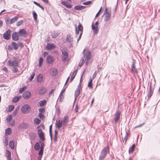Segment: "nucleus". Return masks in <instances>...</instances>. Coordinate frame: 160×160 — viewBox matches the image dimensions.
I'll list each match as a JSON object with an SVG mask.
<instances>
[{
	"label": "nucleus",
	"mask_w": 160,
	"mask_h": 160,
	"mask_svg": "<svg viewBox=\"0 0 160 160\" xmlns=\"http://www.w3.org/2000/svg\"><path fill=\"white\" fill-rule=\"evenodd\" d=\"M91 3V1H88L83 3V4L85 5H88Z\"/></svg>",
	"instance_id": "nucleus-55"
},
{
	"label": "nucleus",
	"mask_w": 160,
	"mask_h": 160,
	"mask_svg": "<svg viewBox=\"0 0 160 160\" xmlns=\"http://www.w3.org/2000/svg\"><path fill=\"white\" fill-rule=\"evenodd\" d=\"M135 147V144H133L132 146L129 148V153H132L133 152Z\"/></svg>",
	"instance_id": "nucleus-30"
},
{
	"label": "nucleus",
	"mask_w": 160,
	"mask_h": 160,
	"mask_svg": "<svg viewBox=\"0 0 160 160\" xmlns=\"http://www.w3.org/2000/svg\"><path fill=\"white\" fill-rule=\"evenodd\" d=\"M18 62L17 61L15 60L11 62V66H12L13 67H17L18 66Z\"/></svg>",
	"instance_id": "nucleus-21"
},
{
	"label": "nucleus",
	"mask_w": 160,
	"mask_h": 160,
	"mask_svg": "<svg viewBox=\"0 0 160 160\" xmlns=\"http://www.w3.org/2000/svg\"><path fill=\"white\" fill-rule=\"evenodd\" d=\"M5 156L7 157L8 160H10V151L9 150H6Z\"/></svg>",
	"instance_id": "nucleus-22"
},
{
	"label": "nucleus",
	"mask_w": 160,
	"mask_h": 160,
	"mask_svg": "<svg viewBox=\"0 0 160 160\" xmlns=\"http://www.w3.org/2000/svg\"><path fill=\"white\" fill-rule=\"evenodd\" d=\"M65 90V88L64 89H62L61 91L60 94V96H59V97H60L61 98H62V97H63V96L62 95V94L64 92Z\"/></svg>",
	"instance_id": "nucleus-53"
},
{
	"label": "nucleus",
	"mask_w": 160,
	"mask_h": 160,
	"mask_svg": "<svg viewBox=\"0 0 160 160\" xmlns=\"http://www.w3.org/2000/svg\"><path fill=\"white\" fill-rule=\"evenodd\" d=\"M11 148L12 149H14V144L13 141H11Z\"/></svg>",
	"instance_id": "nucleus-47"
},
{
	"label": "nucleus",
	"mask_w": 160,
	"mask_h": 160,
	"mask_svg": "<svg viewBox=\"0 0 160 160\" xmlns=\"http://www.w3.org/2000/svg\"><path fill=\"white\" fill-rule=\"evenodd\" d=\"M102 7H101L99 10V11L96 14V16H95V18H96L99 15V14H100V12H101V11H102Z\"/></svg>",
	"instance_id": "nucleus-60"
},
{
	"label": "nucleus",
	"mask_w": 160,
	"mask_h": 160,
	"mask_svg": "<svg viewBox=\"0 0 160 160\" xmlns=\"http://www.w3.org/2000/svg\"><path fill=\"white\" fill-rule=\"evenodd\" d=\"M44 146V143L43 142H41V143L40 149H43Z\"/></svg>",
	"instance_id": "nucleus-57"
},
{
	"label": "nucleus",
	"mask_w": 160,
	"mask_h": 160,
	"mask_svg": "<svg viewBox=\"0 0 160 160\" xmlns=\"http://www.w3.org/2000/svg\"><path fill=\"white\" fill-rule=\"evenodd\" d=\"M43 149H40V151L38 152V155L39 156L42 157L43 153Z\"/></svg>",
	"instance_id": "nucleus-46"
},
{
	"label": "nucleus",
	"mask_w": 160,
	"mask_h": 160,
	"mask_svg": "<svg viewBox=\"0 0 160 160\" xmlns=\"http://www.w3.org/2000/svg\"><path fill=\"white\" fill-rule=\"evenodd\" d=\"M38 133L40 138L42 140L44 141L45 140V138H44V134L42 130L41 129L38 130Z\"/></svg>",
	"instance_id": "nucleus-13"
},
{
	"label": "nucleus",
	"mask_w": 160,
	"mask_h": 160,
	"mask_svg": "<svg viewBox=\"0 0 160 160\" xmlns=\"http://www.w3.org/2000/svg\"><path fill=\"white\" fill-rule=\"evenodd\" d=\"M39 117L42 119H43L44 118V116L41 113H39L38 114Z\"/></svg>",
	"instance_id": "nucleus-54"
},
{
	"label": "nucleus",
	"mask_w": 160,
	"mask_h": 160,
	"mask_svg": "<svg viewBox=\"0 0 160 160\" xmlns=\"http://www.w3.org/2000/svg\"><path fill=\"white\" fill-rule=\"evenodd\" d=\"M31 95V93L30 92L26 91L23 93L22 97L26 99H28L30 97Z\"/></svg>",
	"instance_id": "nucleus-10"
},
{
	"label": "nucleus",
	"mask_w": 160,
	"mask_h": 160,
	"mask_svg": "<svg viewBox=\"0 0 160 160\" xmlns=\"http://www.w3.org/2000/svg\"><path fill=\"white\" fill-rule=\"evenodd\" d=\"M153 93V89H152L151 87V85H150V91L148 92V99L149 98L152 96Z\"/></svg>",
	"instance_id": "nucleus-25"
},
{
	"label": "nucleus",
	"mask_w": 160,
	"mask_h": 160,
	"mask_svg": "<svg viewBox=\"0 0 160 160\" xmlns=\"http://www.w3.org/2000/svg\"><path fill=\"white\" fill-rule=\"evenodd\" d=\"M32 15L33 16L34 20L36 22H37V16H38L37 14L34 11H33L32 12Z\"/></svg>",
	"instance_id": "nucleus-35"
},
{
	"label": "nucleus",
	"mask_w": 160,
	"mask_h": 160,
	"mask_svg": "<svg viewBox=\"0 0 160 160\" xmlns=\"http://www.w3.org/2000/svg\"><path fill=\"white\" fill-rule=\"evenodd\" d=\"M18 33L20 36L23 37H26L28 35V33L24 29H20L18 32Z\"/></svg>",
	"instance_id": "nucleus-6"
},
{
	"label": "nucleus",
	"mask_w": 160,
	"mask_h": 160,
	"mask_svg": "<svg viewBox=\"0 0 160 160\" xmlns=\"http://www.w3.org/2000/svg\"><path fill=\"white\" fill-rule=\"evenodd\" d=\"M18 16H16L14 17L11 19V23L16 22L18 20Z\"/></svg>",
	"instance_id": "nucleus-32"
},
{
	"label": "nucleus",
	"mask_w": 160,
	"mask_h": 160,
	"mask_svg": "<svg viewBox=\"0 0 160 160\" xmlns=\"http://www.w3.org/2000/svg\"><path fill=\"white\" fill-rule=\"evenodd\" d=\"M40 146L39 143L38 142L36 143L34 146V148L35 150H38L40 148Z\"/></svg>",
	"instance_id": "nucleus-31"
},
{
	"label": "nucleus",
	"mask_w": 160,
	"mask_h": 160,
	"mask_svg": "<svg viewBox=\"0 0 160 160\" xmlns=\"http://www.w3.org/2000/svg\"><path fill=\"white\" fill-rule=\"evenodd\" d=\"M63 125V128L66 126L68 122V117L67 116H65L64 117L63 119L61 120Z\"/></svg>",
	"instance_id": "nucleus-5"
},
{
	"label": "nucleus",
	"mask_w": 160,
	"mask_h": 160,
	"mask_svg": "<svg viewBox=\"0 0 160 160\" xmlns=\"http://www.w3.org/2000/svg\"><path fill=\"white\" fill-rule=\"evenodd\" d=\"M78 105H77L75 107V111L76 112H78Z\"/></svg>",
	"instance_id": "nucleus-64"
},
{
	"label": "nucleus",
	"mask_w": 160,
	"mask_h": 160,
	"mask_svg": "<svg viewBox=\"0 0 160 160\" xmlns=\"http://www.w3.org/2000/svg\"><path fill=\"white\" fill-rule=\"evenodd\" d=\"M5 112V113L10 112V105H9L8 107L6 108Z\"/></svg>",
	"instance_id": "nucleus-52"
},
{
	"label": "nucleus",
	"mask_w": 160,
	"mask_h": 160,
	"mask_svg": "<svg viewBox=\"0 0 160 160\" xmlns=\"http://www.w3.org/2000/svg\"><path fill=\"white\" fill-rule=\"evenodd\" d=\"M57 73L58 72L56 69L53 68L52 69L51 74L52 76H55L57 75Z\"/></svg>",
	"instance_id": "nucleus-29"
},
{
	"label": "nucleus",
	"mask_w": 160,
	"mask_h": 160,
	"mask_svg": "<svg viewBox=\"0 0 160 160\" xmlns=\"http://www.w3.org/2000/svg\"><path fill=\"white\" fill-rule=\"evenodd\" d=\"M92 79L91 78H90L89 80V82L88 83V87L90 88V89L92 88Z\"/></svg>",
	"instance_id": "nucleus-41"
},
{
	"label": "nucleus",
	"mask_w": 160,
	"mask_h": 160,
	"mask_svg": "<svg viewBox=\"0 0 160 160\" xmlns=\"http://www.w3.org/2000/svg\"><path fill=\"white\" fill-rule=\"evenodd\" d=\"M18 69L17 67H13L12 69V70L13 72H18Z\"/></svg>",
	"instance_id": "nucleus-50"
},
{
	"label": "nucleus",
	"mask_w": 160,
	"mask_h": 160,
	"mask_svg": "<svg viewBox=\"0 0 160 160\" xmlns=\"http://www.w3.org/2000/svg\"><path fill=\"white\" fill-rule=\"evenodd\" d=\"M37 81L39 82H41L42 81L43 76L41 74H39L38 75L37 78Z\"/></svg>",
	"instance_id": "nucleus-26"
},
{
	"label": "nucleus",
	"mask_w": 160,
	"mask_h": 160,
	"mask_svg": "<svg viewBox=\"0 0 160 160\" xmlns=\"http://www.w3.org/2000/svg\"><path fill=\"white\" fill-rule=\"evenodd\" d=\"M35 74L34 72H33L32 74L31 75L30 78H29V80L30 81H32V80L34 78V77L35 76Z\"/></svg>",
	"instance_id": "nucleus-45"
},
{
	"label": "nucleus",
	"mask_w": 160,
	"mask_h": 160,
	"mask_svg": "<svg viewBox=\"0 0 160 160\" xmlns=\"http://www.w3.org/2000/svg\"><path fill=\"white\" fill-rule=\"evenodd\" d=\"M78 28L79 31H80L81 32H82L83 29V27L80 23H79V24L78 26Z\"/></svg>",
	"instance_id": "nucleus-40"
},
{
	"label": "nucleus",
	"mask_w": 160,
	"mask_h": 160,
	"mask_svg": "<svg viewBox=\"0 0 160 160\" xmlns=\"http://www.w3.org/2000/svg\"><path fill=\"white\" fill-rule=\"evenodd\" d=\"M34 3L36 4V5H37L40 8H41L43 10H44V9L39 4H38L37 2H36L35 1L34 2Z\"/></svg>",
	"instance_id": "nucleus-49"
},
{
	"label": "nucleus",
	"mask_w": 160,
	"mask_h": 160,
	"mask_svg": "<svg viewBox=\"0 0 160 160\" xmlns=\"http://www.w3.org/2000/svg\"><path fill=\"white\" fill-rule=\"evenodd\" d=\"M43 61V59L42 58H40L39 60V67H40L42 65Z\"/></svg>",
	"instance_id": "nucleus-42"
},
{
	"label": "nucleus",
	"mask_w": 160,
	"mask_h": 160,
	"mask_svg": "<svg viewBox=\"0 0 160 160\" xmlns=\"http://www.w3.org/2000/svg\"><path fill=\"white\" fill-rule=\"evenodd\" d=\"M83 58L82 57V59L80 61H82V63H84L85 61L84 60V58L86 60V64L87 65H88V63L91 62L90 59L91 58V53L90 52L87 50L84 49L83 51Z\"/></svg>",
	"instance_id": "nucleus-1"
},
{
	"label": "nucleus",
	"mask_w": 160,
	"mask_h": 160,
	"mask_svg": "<svg viewBox=\"0 0 160 160\" xmlns=\"http://www.w3.org/2000/svg\"><path fill=\"white\" fill-rule=\"evenodd\" d=\"M11 44L12 45V47L15 50H17L18 49V44L16 42H13L12 43H11Z\"/></svg>",
	"instance_id": "nucleus-20"
},
{
	"label": "nucleus",
	"mask_w": 160,
	"mask_h": 160,
	"mask_svg": "<svg viewBox=\"0 0 160 160\" xmlns=\"http://www.w3.org/2000/svg\"><path fill=\"white\" fill-rule=\"evenodd\" d=\"M34 122L37 125L39 124L41 122V121L38 118H35L34 119Z\"/></svg>",
	"instance_id": "nucleus-37"
},
{
	"label": "nucleus",
	"mask_w": 160,
	"mask_h": 160,
	"mask_svg": "<svg viewBox=\"0 0 160 160\" xmlns=\"http://www.w3.org/2000/svg\"><path fill=\"white\" fill-rule=\"evenodd\" d=\"M21 98V96L15 97L13 98L12 101L14 102H16L19 101Z\"/></svg>",
	"instance_id": "nucleus-27"
},
{
	"label": "nucleus",
	"mask_w": 160,
	"mask_h": 160,
	"mask_svg": "<svg viewBox=\"0 0 160 160\" xmlns=\"http://www.w3.org/2000/svg\"><path fill=\"white\" fill-rule=\"evenodd\" d=\"M92 28L94 34H97L98 33L99 30L98 29V26L94 25L93 23L92 24Z\"/></svg>",
	"instance_id": "nucleus-15"
},
{
	"label": "nucleus",
	"mask_w": 160,
	"mask_h": 160,
	"mask_svg": "<svg viewBox=\"0 0 160 160\" xmlns=\"http://www.w3.org/2000/svg\"><path fill=\"white\" fill-rule=\"evenodd\" d=\"M10 135V128H8L5 130L4 136L8 137V135Z\"/></svg>",
	"instance_id": "nucleus-33"
},
{
	"label": "nucleus",
	"mask_w": 160,
	"mask_h": 160,
	"mask_svg": "<svg viewBox=\"0 0 160 160\" xmlns=\"http://www.w3.org/2000/svg\"><path fill=\"white\" fill-rule=\"evenodd\" d=\"M4 19L6 24L7 25L10 24V18L9 16L8 15H6L4 18Z\"/></svg>",
	"instance_id": "nucleus-28"
},
{
	"label": "nucleus",
	"mask_w": 160,
	"mask_h": 160,
	"mask_svg": "<svg viewBox=\"0 0 160 160\" xmlns=\"http://www.w3.org/2000/svg\"><path fill=\"white\" fill-rule=\"evenodd\" d=\"M31 108L27 104L23 105L21 108L22 112L24 113H28L29 112Z\"/></svg>",
	"instance_id": "nucleus-4"
},
{
	"label": "nucleus",
	"mask_w": 160,
	"mask_h": 160,
	"mask_svg": "<svg viewBox=\"0 0 160 160\" xmlns=\"http://www.w3.org/2000/svg\"><path fill=\"white\" fill-rule=\"evenodd\" d=\"M20 127L22 129H26L28 128V126L24 123H22L20 125Z\"/></svg>",
	"instance_id": "nucleus-38"
},
{
	"label": "nucleus",
	"mask_w": 160,
	"mask_h": 160,
	"mask_svg": "<svg viewBox=\"0 0 160 160\" xmlns=\"http://www.w3.org/2000/svg\"><path fill=\"white\" fill-rule=\"evenodd\" d=\"M5 122L6 123H9L10 122V115L7 116L5 120Z\"/></svg>",
	"instance_id": "nucleus-39"
},
{
	"label": "nucleus",
	"mask_w": 160,
	"mask_h": 160,
	"mask_svg": "<svg viewBox=\"0 0 160 160\" xmlns=\"http://www.w3.org/2000/svg\"><path fill=\"white\" fill-rule=\"evenodd\" d=\"M3 38L6 40H8L10 38V29H9L5 32L3 34Z\"/></svg>",
	"instance_id": "nucleus-12"
},
{
	"label": "nucleus",
	"mask_w": 160,
	"mask_h": 160,
	"mask_svg": "<svg viewBox=\"0 0 160 160\" xmlns=\"http://www.w3.org/2000/svg\"><path fill=\"white\" fill-rule=\"evenodd\" d=\"M109 152V148L108 146L104 147L100 152L99 157V160H103L107 154Z\"/></svg>",
	"instance_id": "nucleus-2"
},
{
	"label": "nucleus",
	"mask_w": 160,
	"mask_h": 160,
	"mask_svg": "<svg viewBox=\"0 0 160 160\" xmlns=\"http://www.w3.org/2000/svg\"><path fill=\"white\" fill-rule=\"evenodd\" d=\"M85 7L82 6H76L74 7V9L78 10H82L84 9Z\"/></svg>",
	"instance_id": "nucleus-23"
},
{
	"label": "nucleus",
	"mask_w": 160,
	"mask_h": 160,
	"mask_svg": "<svg viewBox=\"0 0 160 160\" xmlns=\"http://www.w3.org/2000/svg\"><path fill=\"white\" fill-rule=\"evenodd\" d=\"M105 12L106 14L104 18V20L105 22H107L109 20L111 16V14L110 12H109L108 11L107 8L106 9Z\"/></svg>",
	"instance_id": "nucleus-9"
},
{
	"label": "nucleus",
	"mask_w": 160,
	"mask_h": 160,
	"mask_svg": "<svg viewBox=\"0 0 160 160\" xmlns=\"http://www.w3.org/2000/svg\"><path fill=\"white\" fill-rule=\"evenodd\" d=\"M63 2V5L67 8H72V6L71 5L66 4L65 2Z\"/></svg>",
	"instance_id": "nucleus-43"
},
{
	"label": "nucleus",
	"mask_w": 160,
	"mask_h": 160,
	"mask_svg": "<svg viewBox=\"0 0 160 160\" xmlns=\"http://www.w3.org/2000/svg\"><path fill=\"white\" fill-rule=\"evenodd\" d=\"M81 89V85L80 83L78 86L77 88L75 91V99L76 100L80 92Z\"/></svg>",
	"instance_id": "nucleus-7"
},
{
	"label": "nucleus",
	"mask_w": 160,
	"mask_h": 160,
	"mask_svg": "<svg viewBox=\"0 0 160 160\" xmlns=\"http://www.w3.org/2000/svg\"><path fill=\"white\" fill-rule=\"evenodd\" d=\"M120 112L119 110L117 111L115 115V118L114 119V121L116 123L120 119Z\"/></svg>",
	"instance_id": "nucleus-8"
},
{
	"label": "nucleus",
	"mask_w": 160,
	"mask_h": 160,
	"mask_svg": "<svg viewBox=\"0 0 160 160\" xmlns=\"http://www.w3.org/2000/svg\"><path fill=\"white\" fill-rule=\"evenodd\" d=\"M18 46H19L20 48H23L24 45L23 44V43L21 42H20L18 43Z\"/></svg>",
	"instance_id": "nucleus-59"
},
{
	"label": "nucleus",
	"mask_w": 160,
	"mask_h": 160,
	"mask_svg": "<svg viewBox=\"0 0 160 160\" xmlns=\"http://www.w3.org/2000/svg\"><path fill=\"white\" fill-rule=\"evenodd\" d=\"M128 135V133L127 132H126V135L125 137L124 138V140L125 141V142H126V140L127 138V137Z\"/></svg>",
	"instance_id": "nucleus-61"
},
{
	"label": "nucleus",
	"mask_w": 160,
	"mask_h": 160,
	"mask_svg": "<svg viewBox=\"0 0 160 160\" xmlns=\"http://www.w3.org/2000/svg\"><path fill=\"white\" fill-rule=\"evenodd\" d=\"M3 142L4 143V145L5 147H6L8 144V137L4 136Z\"/></svg>",
	"instance_id": "nucleus-19"
},
{
	"label": "nucleus",
	"mask_w": 160,
	"mask_h": 160,
	"mask_svg": "<svg viewBox=\"0 0 160 160\" xmlns=\"http://www.w3.org/2000/svg\"><path fill=\"white\" fill-rule=\"evenodd\" d=\"M132 72H136V70L135 67L134 62H133L132 63Z\"/></svg>",
	"instance_id": "nucleus-36"
},
{
	"label": "nucleus",
	"mask_w": 160,
	"mask_h": 160,
	"mask_svg": "<svg viewBox=\"0 0 160 160\" xmlns=\"http://www.w3.org/2000/svg\"><path fill=\"white\" fill-rule=\"evenodd\" d=\"M39 111V113H42L44 112L45 110L44 108H40L38 110Z\"/></svg>",
	"instance_id": "nucleus-56"
},
{
	"label": "nucleus",
	"mask_w": 160,
	"mask_h": 160,
	"mask_svg": "<svg viewBox=\"0 0 160 160\" xmlns=\"http://www.w3.org/2000/svg\"><path fill=\"white\" fill-rule=\"evenodd\" d=\"M66 41L68 43H71L73 42V39L71 35L68 34L66 36Z\"/></svg>",
	"instance_id": "nucleus-18"
},
{
	"label": "nucleus",
	"mask_w": 160,
	"mask_h": 160,
	"mask_svg": "<svg viewBox=\"0 0 160 160\" xmlns=\"http://www.w3.org/2000/svg\"><path fill=\"white\" fill-rule=\"evenodd\" d=\"M12 38L14 41H17L19 39L18 33L16 32L13 33L12 35Z\"/></svg>",
	"instance_id": "nucleus-17"
},
{
	"label": "nucleus",
	"mask_w": 160,
	"mask_h": 160,
	"mask_svg": "<svg viewBox=\"0 0 160 160\" xmlns=\"http://www.w3.org/2000/svg\"><path fill=\"white\" fill-rule=\"evenodd\" d=\"M46 61L48 63L52 64L53 62V57L50 55L48 56L47 58Z\"/></svg>",
	"instance_id": "nucleus-16"
},
{
	"label": "nucleus",
	"mask_w": 160,
	"mask_h": 160,
	"mask_svg": "<svg viewBox=\"0 0 160 160\" xmlns=\"http://www.w3.org/2000/svg\"><path fill=\"white\" fill-rule=\"evenodd\" d=\"M56 127L58 129L62 127H63L62 123L61 120H56Z\"/></svg>",
	"instance_id": "nucleus-14"
},
{
	"label": "nucleus",
	"mask_w": 160,
	"mask_h": 160,
	"mask_svg": "<svg viewBox=\"0 0 160 160\" xmlns=\"http://www.w3.org/2000/svg\"><path fill=\"white\" fill-rule=\"evenodd\" d=\"M39 104L40 106H43L46 103V101L45 100L41 101L39 102Z\"/></svg>",
	"instance_id": "nucleus-34"
},
{
	"label": "nucleus",
	"mask_w": 160,
	"mask_h": 160,
	"mask_svg": "<svg viewBox=\"0 0 160 160\" xmlns=\"http://www.w3.org/2000/svg\"><path fill=\"white\" fill-rule=\"evenodd\" d=\"M55 45L53 43H48L46 46V48L48 50H52L55 48Z\"/></svg>",
	"instance_id": "nucleus-11"
},
{
	"label": "nucleus",
	"mask_w": 160,
	"mask_h": 160,
	"mask_svg": "<svg viewBox=\"0 0 160 160\" xmlns=\"http://www.w3.org/2000/svg\"><path fill=\"white\" fill-rule=\"evenodd\" d=\"M68 50L67 48L66 47L63 48L61 50L62 61L64 62H66L67 59L68 58Z\"/></svg>",
	"instance_id": "nucleus-3"
},
{
	"label": "nucleus",
	"mask_w": 160,
	"mask_h": 160,
	"mask_svg": "<svg viewBox=\"0 0 160 160\" xmlns=\"http://www.w3.org/2000/svg\"><path fill=\"white\" fill-rule=\"evenodd\" d=\"M23 20H20L17 22V25L18 26H19L22 24L23 23Z\"/></svg>",
	"instance_id": "nucleus-48"
},
{
	"label": "nucleus",
	"mask_w": 160,
	"mask_h": 160,
	"mask_svg": "<svg viewBox=\"0 0 160 160\" xmlns=\"http://www.w3.org/2000/svg\"><path fill=\"white\" fill-rule=\"evenodd\" d=\"M58 33L54 32L52 33V38H55L58 36Z\"/></svg>",
	"instance_id": "nucleus-44"
},
{
	"label": "nucleus",
	"mask_w": 160,
	"mask_h": 160,
	"mask_svg": "<svg viewBox=\"0 0 160 160\" xmlns=\"http://www.w3.org/2000/svg\"><path fill=\"white\" fill-rule=\"evenodd\" d=\"M75 31H76V33L77 35H78V34H79V31L78 30L77 28V27H76V26Z\"/></svg>",
	"instance_id": "nucleus-62"
},
{
	"label": "nucleus",
	"mask_w": 160,
	"mask_h": 160,
	"mask_svg": "<svg viewBox=\"0 0 160 160\" xmlns=\"http://www.w3.org/2000/svg\"><path fill=\"white\" fill-rule=\"evenodd\" d=\"M46 89L45 88H42L38 92V93L40 95H43L45 93Z\"/></svg>",
	"instance_id": "nucleus-24"
},
{
	"label": "nucleus",
	"mask_w": 160,
	"mask_h": 160,
	"mask_svg": "<svg viewBox=\"0 0 160 160\" xmlns=\"http://www.w3.org/2000/svg\"><path fill=\"white\" fill-rule=\"evenodd\" d=\"M26 88V87H24L22 88H20L19 90V92H22Z\"/></svg>",
	"instance_id": "nucleus-51"
},
{
	"label": "nucleus",
	"mask_w": 160,
	"mask_h": 160,
	"mask_svg": "<svg viewBox=\"0 0 160 160\" xmlns=\"http://www.w3.org/2000/svg\"><path fill=\"white\" fill-rule=\"evenodd\" d=\"M52 125H51L49 127V133H52Z\"/></svg>",
	"instance_id": "nucleus-63"
},
{
	"label": "nucleus",
	"mask_w": 160,
	"mask_h": 160,
	"mask_svg": "<svg viewBox=\"0 0 160 160\" xmlns=\"http://www.w3.org/2000/svg\"><path fill=\"white\" fill-rule=\"evenodd\" d=\"M75 76H76V75H75L73 74H72V76L71 77V79H70V82H71L72 81V80H73V79L75 77Z\"/></svg>",
	"instance_id": "nucleus-58"
}]
</instances>
